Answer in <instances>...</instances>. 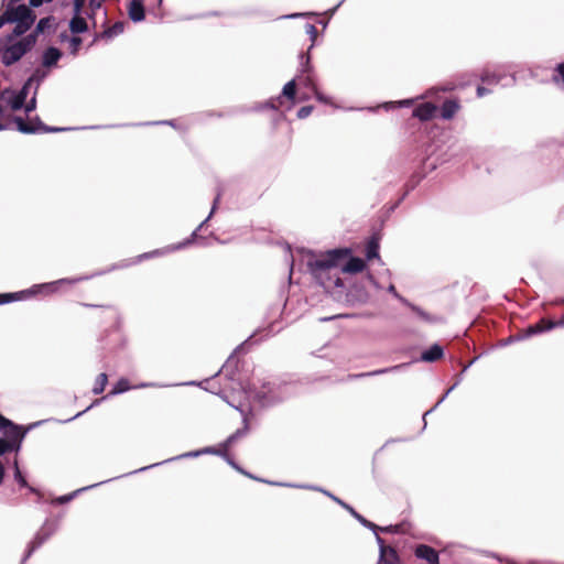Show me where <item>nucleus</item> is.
<instances>
[{
  "label": "nucleus",
  "instance_id": "11",
  "mask_svg": "<svg viewBox=\"0 0 564 564\" xmlns=\"http://www.w3.org/2000/svg\"><path fill=\"white\" fill-rule=\"evenodd\" d=\"M414 553L417 558L426 561L427 564H440L437 552L429 545H417Z\"/></svg>",
  "mask_w": 564,
  "mask_h": 564
},
{
  "label": "nucleus",
  "instance_id": "8",
  "mask_svg": "<svg viewBox=\"0 0 564 564\" xmlns=\"http://www.w3.org/2000/svg\"><path fill=\"white\" fill-rule=\"evenodd\" d=\"M14 123L17 126V129L23 133H34V132H39V131L57 132V131L64 130L62 128H47V127L43 126L37 118L35 119V121L25 123L21 117H15Z\"/></svg>",
  "mask_w": 564,
  "mask_h": 564
},
{
  "label": "nucleus",
  "instance_id": "29",
  "mask_svg": "<svg viewBox=\"0 0 564 564\" xmlns=\"http://www.w3.org/2000/svg\"><path fill=\"white\" fill-rule=\"evenodd\" d=\"M51 26H52V19L43 18L39 21L34 34L36 35L39 33H43L46 29H50Z\"/></svg>",
  "mask_w": 564,
  "mask_h": 564
},
{
  "label": "nucleus",
  "instance_id": "56",
  "mask_svg": "<svg viewBox=\"0 0 564 564\" xmlns=\"http://www.w3.org/2000/svg\"><path fill=\"white\" fill-rule=\"evenodd\" d=\"M236 409H237V410H239V411H240V413H242V414L245 413V411H243L241 408L236 406Z\"/></svg>",
  "mask_w": 564,
  "mask_h": 564
},
{
  "label": "nucleus",
  "instance_id": "27",
  "mask_svg": "<svg viewBox=\"0 0 564 564\" xmlns=\"http://www.w3.org/2000/svg\"><path fill=\"white\" fill-rule=\"evenodd\" d=\"M378 250H379L378 242L375 241V240L369 241L368 245H367V249H366L367 259L371 260V259H375V258H379Z\"/></svg>",
  "mask_w": 564,
  "mask_h": 564
},
{
  "label": "nucleus",
  "instance_id": "26",
  "mask_svg": "<svg viewBox=\"0 0 564 564\" xmlns=\"http://www.w3.org/2000/svg\"><path fill=\"white\" fill-rule=\"evenodd\" d=\"M48 536V533L47 534H44L42 531L37 533V535L35 536L34 541L31 543V546L24 557V560H26L31 554L32 552L39 547L44 541L45 539Z\"/></svg>",
  "mask_w": 564,
  "mask_h": 564
},
{
  "label": "nucleus",
  "instance_id": "46",
  "mask_svg": "<svg viewBox=\"0 0 564 564\" xmlns=\"http://www.w3.org/2000/svg\"><path fill=\"white\" fill-rule=\"evenodd\" d=\"M104 0H90V7L91 9H98L101 7Z\"/></svg>",
  "mask_w": 564,
  "mask_h": 564
},
{
  "label": "nucleus",
  "instance_id": "24",
  "mask_svg": "<svg viewBox=\"0 0 564 564\" xmlns=\"http://www.w3.org/2000/svg\"><path fill=\"white\" fill-rule=\"evenodd\" d=\"M108 377L106 373H100L95 381V386L93 388V392L95 394H99L105 390V387L107 386Z\"/></svg>",
  "mask_w": 564,
  "mask_h": 564
},
{
  "label": "nucleus",
  "instance_id": "13",
  "mask_svg": "<svg viewBox=\"0 0 564 564\" xmlns=\"http://www.w3.org/2000/svg\"><path fill=\"white\" fill-rule=\"evenodd\" d=\"M436 110H437V108L435 105H433L431 102H424V104L419 105L414 109L413 116L419 118L422 121H426L434 117Z\"/></svg>",
  "mask_w": 564,
  "mask_h": 564
},
{
  "label": "nucleus",
  "instance_id": "28",
  "mask_svg": "<svg viewBox=\"0 0 564 564\" xmlns=\"http://www.w3.org/2000/svg\"><path fill=\"white\" fill-rule=\"evenodd\" d=\"M346 510H348L362 525L369 528V529H372V530H377L379 529L376 524H373L372 522L366 520L362 516H360L359 513H357L350 506H348V508H346Z\"/></svg>",
  "mask_w": 564,
  "mask_h": 564
},
{
  "label": "nucleus",
  "instance_id": "45",
  "mask_svg": "<svg viewBox=\"0 0 564 564\" xmlns=\"http://www.w3.org/2000/svg\"><path fill=\"white\" fill-rule=\"evenodd\" d=\"M487 94H489V90H488V89H486L485 87L479 86V87L477 88V96H478V97H484V96H485V95H487Z\"/></svg>",
  "mask_w": 564,
  "mask_h": 564
},
{
  "label": "nucleus",
  "instance_id": "44",
  "mask_svg": "<svg viewBox=\"0 0 564 564\" xmlns=\"http://www.w3.org/2000/svg\"><path fill=\"white\" fill-rule=\"evenodd\" d=\"M400 367L401 366H395V367H392V368H389V369H382V370L373 371V372L368 373V376H373V375H379V373H383V372H388V371H393V370L399 369Z\"/></svg>",
  "mask_w": 564,
  "mask_h": 564
},
{
  "label": "nucleus",
  "instance_id": "51",
  "mask_svg": "<svg viewBox=\"0 0 564 564\" xmlns=\"http://www.w3.org/2000/svg\"><path fill=\"white\" fill-rule=\"evenodd\" d=\"M217 202H218V198H216V199H215V202H214V206H213V208H212V212H210L209 216L205 219V221H207V220L212 217L213 213H214V212H215V209H216Z\"/></svg>",
  "mask_w": 564,
  "mask_h": 564
},
{
  "label": "nucleus",
  "instance_id": "30",
  "mask_svg": "<svg viewBox=\"0 0 564 564\" xmlns=\"http://www.w3.org/2000/svg\"><path fill=\"white\" fill-rule=\"evenodd\" d=\"M481 80L487 84H497L499 83L500 77L494 73L486 70L481 76Z\"/></svg>",
  "mask_w": 564,
  "mask_h": 564
},
{
  "label": "nucleus",
  "instance_id": "21",
  "mask_svg": "<svg viewBox=\"0 0 564 564\" xmlns=\"http://www.w3.org/2000/svg\"><path fill=\"white\" fill-rule=\"evenodd\" d=\"M132 387L129 384V381L124 378H121L111 389L109 395H117L130 390Z\"/></svg>",
  "mask_w": 564,
  "mask_h": 564
},
{
  "label": "nucleus",
  "instance_id": "19",
  "mask_svg": "<svg viewBox=\"0 0 564 564\" xmlns=\"http://www.w3.org/2000/svg\"><path fill=\"white\" fill-rule=\"evenodd\" d=\"M557 325L562 326V325H564V322H560L556 324V323H553L550 321H541L540 323H538L533 326H530L528 328V334L533 335V334L542 333L544 330H551L552 328H554Z\"/></svg>",
  "mask_w": 564,
  "mask_h": 564
},
{
  "label": "nucleus",
  "instance_id": "15",
  "mask_svg": "<svg viewBox=\"0 0 564 564\" xmlns=\"http://www.w3.org/2000/svg\"><path fill=\"white\" fill-rule=\"evenodd\" d=\"M129 18L134 22H140L144 19V7L141 0H131L128 6Z\"/></svg>",
  "mask_w": 564,
  "mask_h": 564
},
{
  "label": "nucleus",
  "instance_id": "14",
  "mask_svg": "<svg viewBox=\"0 0 564 564\" xmlns=\"http://www.w3.org/2000/svg\"><path fill=\"white\" fill-rule=\"evenodd\" d=\"M270 484L271 485H275V486H285V487H293V488L311 489V490L321 491L324 495H326L327 497H329L330 499H333L335 502L340 505L343 508H345V509L348 508V505L345 503L343 500H340L339 498L335 497L329 491L321 489L318 487L308 486V485H291V484H283V482H270Z\"/></svg>",
  "mask_w": 564,
  "mask_h": 564
},
{
  "label": "nucleus",
  "instance_id": "16",
  "mask_svg": "<svg viewBox=\"0 0 564 564\" xmlns=\"http://www.w3.org/2000/svg\"><path fill=\"white\" fill-rule=\"evenodd\" d=\"M61 57H62V53L58 48L48 47L43 53V66L47 67V68L53 67L57 64V62L59 61Z\"/></svg>",
  "mask_w": 564,
  "mask_h": 564
},
{
  "label": "nucleus",
  "instance_id": "34",
  "mask_svg": "<svg viewBox=\"0 0 564 564\" xmlns=\"http://www.w3.org/2000/svg\"><path fill=\"white\" fill-rule=\"evenodd\" d=\"M14 479L22 486V487H25L28 486V482L25 480V478L22 476L21 471H20V468H19V465H18V462L15 460L14 462Z\"/></svg>",
  "mask_w": 564,
  "mask_h": 564
},
{
  "label": "nucleus",
  "instance_id": "22",
  "mask_svg": "<svg viewBox=\"0 0 564 564\" xmlns=\"http://www.w3.org/2000/svg\"><path fill=\"white\" fill-rule=\"evenodd\" d=\"M102 482H104V481H101V484H102ZM99 485H100V482H99ZM96 486H98V484H95V485H91V486H87V487H84V488L77 489V490H75V491H74V492H72V494H68V495H64V496L58 497L55 501H56L57 503H61V505H62V503H66V502L70 501L74 497H76V496H77V494H79V492H82V491H85V490H88V489H90V488H94V487H96Z\"/></svg>",
  "mask_w": 564,
  "mask_h": 564
},
{
  "label": "nucleus",
  "instance_id": "43",
  "mask_svg": "<svg viewBox=\"0 0 564 564\" xmlns=\"http://www.w3.org/2000/svg\"><path fill=\"white\" fill-rule=\"evenodd\" d=\"M53 0H30V6L33 8H37L44 3H51Z\"/></svg>",
  "mask_w": 564,
  "mask_h": 564
},
{
  "label": "nucleus",
  "instance_id": "25",
  "mask_svg": "<svg viewBox=\"0 0 564 564\" xmlns=\"http://www.w3.org/2000/svg\"><path fill=\"white\" fill-rule=\"evenodd\" d=\"M11 449L19 451L20 448H18V443L12 442L11 438H0V456Z\"/></svg>",
  "mask_w": 564,
  "mask_h": 564
},
{
  "label": "nucleus",
  "instance_id": "23",
  "mask_svg": "<svg viewBox=\"0 0 564 564\" xmlns=\"http://www.w3.org/2000/svg\"><path fill=\"white\" fill-rule=\"evenodd\" d=\"M295 91H296V82H295V79H292L284 85V87L282 89V96L286 97L288 99L293 100L295 97Z\"/></svg>",
  "mask_w": 564,
  "mask_h": 564
},
{
  "label": "nucleus",
  "instance_id": "42",
  "mask_svg": "<svg viewBox=\"0 0 564 564\" xmlns=\"http://www.w3.org/2000/svg\"><path fill=\"white\" fill-rule=\"evenodd\" d=\"M313 93L318 101L329 104V99L319 93L318 89H315Z\"/></svg>",
  "mask_w": 564,
  "mask_h": 564
},
{
  "label": "nucleus",
  "instance_id": "2",
  "mask_svg": "<svg viewBox=\"0 0 564 564\" xmlns=\"http://www.w3.org/2000/svg\"><path fill=\"white\" fill-rule=\"evenodd\" d=\"M35 14L25 6H13L8 3L7 9L0 15V29L6 23L14 24L12 35L18 37L23 35L34 23Z\"/></svg>",
  "mask_w": 564,
  "mask_h": 564
},
{
  "label": "nucleus",
  "instance_id": "37",
  "mask_svg": "<svg viewBox=\"0 0 564 564\" xmlns=\"http://www.w3.org/2000/svg\"><path fill=\"white\" fill-rule=\"evenodd\" d=\"M388 292L391 293L395 299H398L401 303L403 304H409V301L405 300L403 296H401L393 284H390L389 288H388Z\"/></svg>",
  "mask_w": 564,
  "mask_h": 564
},
{
  "label": "nucleus",
  "instance_id": "4",
  "mask_svg": "<svg viewBox=\"0 0 564 564\" xmlns=\"http://www.w3.org/2000/svg\"><path fill=\"white\" fill-rule=\"evenodd\" d=\"M85 279L86 278L59 279L57 281L34 285L31 289L22 292L0 294V304L22 300L25 297V295H35L40 293L45 295L53 294L57 292L62 285H72Z\"/></svg>",
  "mask_w": 564,
  "mask_h": 564
},
{
  "label": "nucleus",
  "instance_id": "12",
  "mask_svg": "<svg viewBox=\"0 0 564 564\" xmlns=\"http://www.w3.org/2000/svg\"><path fill=\"white\" fill-rule=\"evenodd\" d=\"M189 243H191V240H185V241L180 242L177 245H171V246H167V247L162 248V249H156L154 251L143 253V254L139 256V261L143 260V259L153 258V257L165 256V254H167L170 252H173L175 250H180V249L188 246Z\"/></svg>",
  "mask_w": 564,
  "mask_h": 564
},
{
  "label": "nucleus",
  "instance_id": "33",
  "mask_svg": "<svg viewBox=\"0 0 564 564\" xmlns=\"http://www.w3.org/2000/svg\"><path fill=\"white\" fill-rule=\"evenodd\" d=\"M414 313L417 314V316H420L422 319L424 321H432V318L430 317V315L424 312L423 310H421L419 306L416 305H413L409 302V304H406Z\"/></svg>",
  "mask_w": 564,
  "mask_h": 564
},
{
  "label": "nucleus",
  "instance_id": "3",
  "mask_svg": "<svg viewBox=\"0 0 564 564\" xmlns=\"http://www.w3.org/2000/svg\"><path fill=\"white\" fill-rule=\"evenodd\" d=\"M243 422H245V429L243 430H238L236 433H234L232 435H230L226 441L225 443L221 445V448H216V447H212V446H208V447H204L202 449H198V451H193V452H187V453H184V454H181L176 457H173V458H170V459H166L164 460V463H169V462H172V460H175V459H182V458H188V457H198L200 455H204V454H213V455H219V456H223L234 468L240 470L238 468V466L227 456L226 454V451L228 449V447L240 436L245 435L246 432H247V419L243 417ZM160 464H163L162 463H158V464H152L148 467H142L140 468L138 471H142V470H145L148 468H152L154 466H158Z\"/></svg>",
  "mask_w": 564,
  "mask_h": 564
},
{
  "label": "nucleus",
  "instance_id": "36",
  "mask_svg": "<svg viewBox=\"0 0 564 564\" xmlns=\"http://www.w3.org/2000/svg\"><path fill=\"white\" fill-rule=\"evenodd\" d=\"M312 111H313V107L312 106L302 107L297 111V118L305 119L306 117H308L312 113Z\"/></svg>",
  "mask_w": 564,
  "mask_h": 564
},
{
  "label": "nucleus",
  "instance_id": "5",
  "mask_svg": "<svg viewBox=\"0 0 564 564\" xmlns=\"http://www.w3.org/2000/svg\"><path fill=\"white\" fill-rule=\"evenodd\" d=\"M26 102L20 90L4 89L0 93V131L6 129L2 120L10 118L14 111L22 108L25 110Z\"/></svg>",
  "mask_w": 564,
  "mask_h": 564
},
{
  "label": "nucleus",
  "instance_id": "49",
  "mask_svg": "<svg viewBox=\"0 0 564 564\" xmlns=\"http://www.w3.org/2000/svg\"><path fill=\"white\" fill-rule=\"evenodd\" d=\"M257 398H258L259 400H261L264 404H269V403L272 401L271 399H270V400H269V399H267V397H265L264 394H260V393H259V394H257Z\"/></svg>",
  "mask_w": 564,
  "mask_h": 564
},
{
  "label": "nucleus",
  "instance_id": "17",
  "mask_svg": "<svg viewBox=\"0 0 564 564\" xmlns=\"http://www.w3.org/2000/svg\"><path fill=\"white\" fill-rule=\"evenodd\" d=\"M443 348L435 344L431 346L427 350L423 351L421 355V360L426 362H433L443 357Z\"/></svg>",
  "mask_w": 564,
  "mask_h": 564
},
{
  "label": "nucleus",
  "instance_id": "38",
  "mask_svg": "<svg viewBox=\"0 0 564 564\" xmlns=\"http://www.w3.org/2000/svg\"><path fill=\"white\" fill-rule=\"evenodd\" d=\"M122 31H123V25L121 23H117L113 25L112 29H110L109 31L106 32V35H108L110 37L112 35H117V34L121 33Z\"/></svg>",
  "mask_w": 564,
  "mask_h": 564
},
{
  "label": "nucleus",
  "instance_id": "9",
  "mask_svg": "<svg viewBox=\"0 0 564 564\" xmlns=\"http://www.w3.org/2000/svg\"><path fill=\"white\" fill-rule=\"evenodd\" d=\"M0 429L4 431V434L8 438H11L12 442L18 443V448L21 446V442L25 435L24 432L20 430L19 426L13 425L11 421L7 420L0 414Z\"/></svg>",
  "mask_w": 564,
  "mask_h": 564
},
{
  "label": "nucleus",
  "instance_id": "50",
  "mask_svg": "<svg viewBox=\"0 0 564 564\" xmlns=\"http://www.w3.org/2000/svg\"><path fill=\"white\" fill-rule=\"evenodd\" d=\"M205 223H206V221L204 220V221L199 225V227H198V228H196V230L192 234V237L188 239V240H191V242H192V241H193V239L196 237L197 231H199V229L204 226V224H205Z\"/></svg>",
  "mask_w": 564,
  "mask_h": 564
},
{
  "label": "nucleus",
  "instance_id": "39",
  "mask_svg": "<svg viewBox=\"0 0 564 564\" xmlns=\"http://www.w3.org/2000/svg\"><path fill=\"white\" fill-rule=\"evenodd\" d=\"M302 73H308L310 72V56L308 55H302Z\"/></svg>",
  "mask_w": 564,
  "mask_h": 564
},
{
  "label": "nucleus",
  "instance_id": "1",
  "mask_svg": "<svg viewBox=\"0 0 564 564\" xmlns=\"http://www.w3.org/2000/svg\"><path fill=\"white\" fill-rule=\"evenodd\" d=\"M348 249H334L324 253L315 254L307 252L305 261L310 272L317 279L322 285L329 288L332 285H341L337 270L340 268L345 273H358L364 270L365 262L360 258H350L345 264L343 261L348 257Z\"/></svg>",
  "mask_w": 564,
  "mask_h": 564
},
{
  "label": "nucleus",
  "instance_id": "7",
  "mask_svg": "<svg viewBox=\"0 0 564 564\" xmlns=\"http://www.w3.org/2000/svg\"><path fill=\"white\" fill-rule=\"evenodd\" d=\"M48 75V72L43 68H37L33 75L25 82L23 87L20 89V93L23 94V97H26L32 93V97L25 104V113L29 115L36 108V93L40 84L44 80V78Z\"/></svg>",
  "mask_w": 564,
  "mask_h": 564
},
{
  "label": "nucleus",
  "instance_id": "47",
  "mask_svg": "<svg viewBox=\"0 0 564 564\" xmlns=\"http://www.w3.org/2000/svg\"><path fill=\"white\" fill-rule=\"evenodd\" d=\"M304 15H306V14L305 13H292V14L284 15L283 18H285V19H296V18L304 17Z\"/></svg>",
  "mask_w": 564,
  "mask_h": 564
},
{
  "label": "nucleus",
  "instance_id": "54",
  "mask_svg": "<svg viewBox=\"0 0 564 564\" xmlns=\"http://www.w3.org/2000/svg\"><path fill=\"white\" fill-rule=\"evenodd\" d=\"M341 2H339L335 8H333L329 13L330 14H334V12L337 10V8L340 6Z\"/></svg>",
  "mask_w": 564,
  "mask_h": 564
},
{
  "label": "nucleus",
  "instance_id": "57",
  "mask_svg": "<svg viewBox=\"0 0 564 564\" xmlns=\"http://www.w3.org/2000/svg\"><path fill=\"white\" fill-rule=\"evenodd\" d=\"M306 99H307L306 96L301 97V100H306Z\"/></svg>",
  "mask_w": 564,
  "mask_h": 564
},
{
  "label": "nucleus",
  "instance_id": "31",
  "mask_svg": "<svg viewBox=\"0 0 564 564\" xmlns=\"http://www.w3.org/2000/svg\"><path fill=\"white\" fill-rule=\"evenodd\" d=\"M299 79L301 80V83H302L306 88L311 89L312 91H314L315 89H317V88H316V85H315V83H314V80H313V78H312V76H311V75H308V74H307L306 76L301 75V76H299Z\"/></svg>",
  "mask_w": 564,
  "mask_h": 564
},
{
  "label": "nucleus",
  "instance_id": "6",
  "mask_svg": "<svg viewBox=\"0 0 564 564\" xmlns=\"http://www.w3.org/2000/svg\"><path fill=\"white\" fill-rule=\"evenodd\" d=\"M35 34H28L19 41L9 44L1 54V61L4 65L10 66L18 62L26 52L35 44Z\"/></svg>",
  "mask_w": 564,
  "mask_h": 564
},
{
  "label": "nucleus",
  "instance_id": "52",
  "mask_svg": "<svg viewBox=\"0 0 564 564\" xmlns=\"http://www.w3.org/2000/svg\"><path fill=\"white\" fill-rule=\"evenodd\" d=\"M455 388V386L448 388V390L446 391V393L443 395V398L437 402V404H440L441 402L444 401V399L448 395V393Z\"/></svg>",
  "mask_w": 564,
  "mask_h": 564
},
{
  "label": "nucleus",
  "instance_id": "35",
  "mask_svg": "<svg viewBox=\"0 0 564 564\" xmlns=\"http://www.w3.org/2000/svg\"><path fill=\"white\" fill-rule=\"evenodd\" d=\"M305 30H306V33L310 35L312 45H313L317 37V29L313 24H306Z\"/></svg>",
  "mask_w": 564,
  "mask_h": 564
},
{
  "label": "nucleus",
  "instance_id": "41",
  "mask_svg": "<svg viewBox=\"0 0 564 564\" xmlns=\"http://www.w3.org/2000/svg\"><path fill=\"white\" fill-rule=\"evenodd\" d=\"M85 0H74V13L80 14Z\"/></svg>",
  "mask_w": 564,
  "mask_h": 564
},
{
  "label": "nucleus",
  "instance_id": "40",
  "mask_svg": "<svg viewBox=\"0 0 564 564\" xmlns=\"http://www.w3.org/2000/svg\"><path fill=\"white\" fill-rule=\"evenodd\" d=\"M80 44H82V40L79 37H73L70 40V48L74 54L78 51V47L80 46Z\"/></svg>",
  "mask_w": 564,
  "mask_h": 564
},
{
  "label": "nucleus",
  "instance_id": "55",
  "mask_svg": "<svg viewBox=\"0 0 564 564\" xmlns=\"http://www.w3.org/2000/svg\"><path fill=\"white\" fill-rule=\"evenodd\" d=\"M268 107H270V108H272V109H275V108H276V106H275L273 102L268 104Z\"/></svg>",
  "mask_w": 564,
  "mask_h": 564
},
{
  "label": "nucleus",
  "instance_id": "18",
  "mask_svg": "<svg viewBox=\"0 0 564 564\" xmlns=\"http://www.w3.org/2000/svg\"><path fill=\"white\" fill-rule=\"evenodd\" d=\"M459 105L455 100H446L441 109V116L443 119L449 120L458 111Z\"/></svg>",
  "mask_w": 564,
  "mask_h": 564
},
{
  "label": "nucleus",
  "instance_id": "10",
  "mask_svg": "<svg viewBox=\"0 0 564 564\" xmlns=\"http://www.w3.org/2000/svg\"><path fill=\"white\" fill-rule=\"evenodd\" d=\"M376 540L380 551L379 562L383 564H399L398 554L394 549L384 545L383 540L378 534H376Z\"/></svg>",
  "mask_w": 564,
  "mask_h": 564
},
{
  "label": "nucleus",
  "instance_id": "32",
  "mask_svg": "<svg viewBox=\"0 0 564 564\" xmlns=\"http://www.w3.org/2000/svg\"><path fill=\"white\" fill-rule=\"evenodd\" d=\"M413 102H414V99H403V100H400V101H397V102H387L383 106L387 109H390V108H395V107H409Z\"/></svg>",
  "mask_w": 564,
  "mask_h": 564
},
{
  "label": "nucleus",
  "instance_id": "53",
  "mask_svg": "<svg viewBox=\"0 0 564 564\" xmlns=\"http://www.w3.org/2000/svg\"><path fill=\"white\" fill-rule=\"evenodd\" d=\"M148 387H156L155 383H141L137 386L135 388H148Z\"/></svg>",
  "mask_w": 564,
  "mask_h": 564
},
{
  "label": "nucleus",
  "instance_id": "20",
  "mask_svg": "<svg viewBox=\"0 0 564 564\" xmlns=\"http://www.w3.org/2000/svg\"><path fill=\"white\" fill-rule=\"evenodd\" d=\"M69 29L73 33H83L87 30V22L80 14H75L69 22Z\"/></svg>",
  "mask_w": 564,
  "mask_h": 564
},
{
  "label": "nucleus",
  "instance_id": "48",
  "mask_svg": "<svg viewBox=\"0 0 564 564\" xmlns=\"http://www.w3.org/2000/svg\"><path fill=\"white\" fill-rule=\"evenodd\" d=\"M381 531L383 532H397L398 531V527H386V528H380Z\"/></svg>",
  "mask_w": 564,
  "mask_h": 564
}]
</instances>
